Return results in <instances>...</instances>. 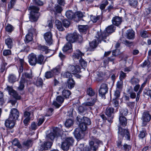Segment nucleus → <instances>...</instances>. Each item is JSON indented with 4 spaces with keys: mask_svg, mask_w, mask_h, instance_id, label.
Wrapping results in <instances>:
<instances>
[{
    "mask_svg": "<svg viewBox=\"0 0 151 151\" xmlns=\"http://www.w3.org/2000/svg\"><path fill=\"white\" fill-rule=\"evenodd\" d=\"M60 129L58 127H54L52 132L48 134L46 137V140L43 144L40 145L38 150L40 151L47 150L50 149L52 145V141L56 137H58L60 134Z\"/></svg>",
    "mask_w": 151,
    "mask_h": 151,
    "instance_id": "f257e3e1",
    "label": "nucleus"
},
{
    "mask_svg": "<svg viewBox=\"0 0 151 151\" xmlns=\"http://www.w3.org/2000/svg\"><path fill=\"white\" fill-rule=\"evenodd\" d=\"M77 120L79 122V127L82 129L83 130H86L87 129V125H90L91 121L90 119L86 117H82L80 116H78Z\"/></svg>",
    "mask_w": 151,
    "mask_h": 151,
    "instance_id": "f03ea898",
    "label": "nucleus"
},
{
    "mask_svg": "<svg viewBox=\"0 0 151 151\" xmlns=\"http://www.w3.org/2000/svg\"><path fill=\"white\" fill-rule=\"evenodd\" d=\"M28 9L31 10L30 15L29 17L30 20L32 22H36L38 18V14L35 13H37L39 10V8L34 6H30Z\"/></svg>",
    "mask_w": 151,
    "mask_h": 151,
    "instance_id": "7ed1b4c3",
    "label": "nucleus"
},
{
    "mask_svg": "<svg viewBox=\"0 0 151 151\" xmlns=\"http://www.w3.org/2000/svg\"><path fill=\"white\" fill-rule=\"evenodd\" d=\"M84 54L82 53L79 50H77L73 55V58L74 60H76V59H79L80 58L79 60V62L82 67H86L87 65V63L83 59L81 58V57Z\"/></svg>",
    "mask_w": 151,
    "mask_h": 151,
    "instance_id": "20e7f679",
    "label": "nucleus"
},
{
    "mask_svg": "<svg viewBox=\"0 0 151 151\" xmlns=\"http://www.w3.org/2000/svg\"><path fill=\"white\" fill-rule=\"evenodd\" d=\"M74 142V139L72 137L66 138L65 141L63 142L62 144L61 147L64 150H68L70 146L72 145Z\"/></svg>",
    "mask_w": 151,
    "mask_h": 151,
    "instance_id": "39448f33",
    "label": "nucleus"
},
{
    "mask_svg": "<svg viewBox=\"0 0 151 151\" xmlns=\"http://www.w3.org/2000/svg\"><path fill=\"white\" fill-rule=\"evenodd\" d=\"M118 134L119 136L123 137H125L126 139L129 140L130 139V136L129 132L127 130L123 129L120 127H119Z\"/></svg>",
    "mask_w": 151,
    "mask_h": 151,
    "instance_id": "423d86ee",
    "label": "nucleus"
},
{
    "mask_svg": "<svg viewBox=\"0 0 151 151\" xmlns=\"http://www.w3.org/2000/svg\"><path fill=\"white\" fill-rule=\"evenodd\" d=\"M108 91L107 85L105 83L102 84L100 86L99 91V95L102 98H105V95Z\"/></svg>",
    "mask_w": 151,
    "mask_h": 151,
    "instance_id": "0eeeda50",
    "label": "nucleus"
},
{
    "mask_svg": "<svg viewBox=\"0 0 151 151\" xmlns=\"http://www.w3.org/2000/svg\"><path fill=\"white\" fill-rule=\"evenodd\" d=\"M151 116L148 111H145L142 114V119L143 121L142 125L145 126L147 122H149L151 120Z\"/></svg>",
    "mask_w": 151,
    "mask_h": 151,
    "instance_id": "6e6552de",
    "label": "nucleus"
},
{
    "mask_svg": "<svg viewBox=\"0 0 151 151\" xmlns=\"http://www.w3.org/2000/svg\"><path fill=\"white\" fill-rule=\"evenodd\" d=\"M82 38L80 35L78 36L76 33L68 34L66 37L67 41L71 43L75 42L78 38Z\"/></svg>",
    "mask_w": 151,
    "mask_h": 151,
    "instance_id": "1a4fd4ad",
    "label": "nucleus"
},
{
    "mask_svg": "<svg viewBox=\"0 0 151 151\" xmlns=\"http://www.w3.org/2000/svg\"><path fill=\"white\" fill-rule=\"evenodd\" d=\"M89 144L90 148L88 147H85L83 149V151H96L98 147L97 143L91 141L89 142Z\"/></svg>",
    "mask_w": 151,
    "mask_h": 151,
    "instance_id": "9d476101",
    "label": "nucleus"
},
{
    "mask_svg": "<svg viewBox=\"0 0 151 151\" xmlns=\"http://www.w3.org/2000/svg\"><path fill=\"white\" fill-rule=\"evenodd\" d=\"M114 109L111 107H108L106 109L105 114L109 117L108 119V121L109 122H112V120L113 117V114L114 113Z\"/></svg>",
    "mask_w": 151,
    "mask_h": 151,
    "instance_id": "9b49d317",
    "label": "nucleus"
},
{
    "mask_svg": "<svg viewBox=\"0 0 151 151\" xmlns=\"http://www.w3.org/2000/svg\"><path fill=\"white\" fill-rule=\"evenodd\" d=\"M80 127L77 128L75 130L74 134L75 137L77 139L82 138L84 135V132L85 130H83Z\"/></svg>",
    "mask_w": 151,
    "mask_h": 151,
    "instance_id": "f8f14e48",
    "label": "nucleus"
},
{
    "mask_svg": "<svg viewBox=\"0 0 151 151\" xmlns=\"http://www.w3.org/2000/svg\"><path fill=\"white\" fill-rule=\"evenodd\" d=\"M6 88L8 91L9 94L13 96L15 99L17 100L20 99V96L18 95L16 91L13 89L12 87L7 86Z\"/></svg>",
    "mask_w": 151,
    "mask_h": 151,
    "instance_id": "ddd939ff",
    "label": "nucleus"
},
{
    "mask_svg": "<svg viewBox=\"0 0 151 151\" xmlns=\"http://www.w3.org/2000/svg\"><path fill=\"white\" fill-rule=\"evenodd\" d=\"M19 115V112L16 109H12L11 111L9 116V119L14 120L17 119Z\"/></svg>",
    "mask_w": 151,
    "mask_h": 151,
    "instance_id": "4468645a",
    "label": "nucleus"
},
{
    "mask_svg": "<svg viewBox=\"0 0 151 151\" xmlns=\"http://www.w3.org/2000/svg\"><path fill=\"white\" fill-rule=\"evenodd\" d=\"M68 70L73 74H76L81 72V68L79 65H70L68 67Z\"/></svg>",
    "mask_w": 151,
    "mask_h": 151,
    "instance_id": "2eb2a0df",
    "label": "nucleus"
},
{
    "mask_svg": "<svg viewBox=\"0 0 151 151\" xmlns=\"http://www.w3.org/2000/svg\"><path fill=\"white\" fill-rule=\"evenodd\" d=\"M36 30L34 28H32L31 30L27 34L25 37V42L28 43L32 40V35L36 34Z\"/></svg>",
    "mask_w": 151,
    "mask_h": 151,
    "instance_id": "dca6fc26",
    "label": "nucleus"
},
{
    "mask_svg": "<svg viewBox=\"0 0 151 151\" xmlns=\"http://www.w3.org/2000/svg\"><path fill=\"white\" fill-rule=\"evenodd\" d=\"M52 36L51 33L50 32H47L44 34V38L48 45H50L52 43Z\"/></svg>",
    "mask_w": 151,
    "mask_h": 151,
    "instance_id": "f3484780",
    "label": "nucleus"
},
{
    "mask_svg": "<svg viewBox=\"0 0 151 151\" xmlns=\"http://www.w3.org/2000/svg\"><path fill=\"white\" fill-rule=\"evenodd\" d=\"M29 62L31 65H35L37 63V57L35 55L31 53L28 56Z\"/></svg>",
    "mask_w": 151,
    "mask_h": 151,
    "instance_id": "a211bd4d",
    "label": "nucleus"
},
{
    "mask_svg": "<svg viewBox=\"0 0 151 151\" xmlns=\"http://www.w3.org/2000/svg\"><path fill=\"white\" fill-rule=\"evenodd\" d=\"M109 35L105 30L101 33L99 36V39L100 40H102L104 41L105 42H106L105 39L108 40V38Z\"/></svg>",
    "mask_w": 151,
    "mask_h": 151,
    "instance_id": "6ab92c4d",
    "label": "nucleus"
},
{
    "mask_svg": "<svg viewBox=\"0 0 151 151\" xmlns=\"http://www.w3.org/2000/svg\"><path fill=\"white\" fill-rule=\"evenodd\" d=\"M15 120L12 119H9V117L8 119L6 120L5 122V125L6 126L9 128H13L14 125V121Z\"/></svg>",
    "mask_w": 151,
    "mask_h": 151,
    "instance_id": "aec40b11",
    "label": "nucleus"
},
{
    "mask_svg": "<svg viewBox=\"0 0 151 151\" xmlns=\"http://www.w3.org/2000/svg\"><path fill=\"white\" fill-rule=\"evenodd\" d=\"M122 21V18L118 16H115L113 17L112 20L113 24L116 26H118L120 25Z\"/></svg>",
    "mask_w": 151,
    "mask_h": 151,
    "instance_id": "412c9836",
    "label": "nucleus"
},
{
    "mask_svg": "<svg viewBox=\"0 0 151 151\" xmlns=\"http://www.w3.org/2000/svg\"><path fill=\"white\" fill-rule=\"evenodd\" d=\"M46 59L44 56L41 54L37 55V63L40 65L44 64L46 61Z\"/></svg>",
    "mask_w": 151,
    "mask_h": 151,
    "instance_id": "4be33fe9",
    "label": "nucleus"
},
{
    "mask_svg": "<svg viewBox=\"0 0 151 151\" xmlns=\"http://www.w3.org/2000/svg\"><path fill=\"white\" fill-rule=\"evenodd\" d=\"M135 32L132 29H129L127 31L126 37L129 40H133L134 38Z\"/></svg>",
    "mask_w": 151,
    "mask_h": 151,
    "instance_id": "5701e85b",
    "label": "nucleus"
},
{
    "mask_svg": "<svg viewBox=\"0 0 151 151\" xmlns=\"http://www.w3.org/2000/svg\"><path fill=\"white\" fill-rule=\"evenodd\" d=\"M72 46L71 43L70 42H68L65 45L63 48V50L64 52L70 53L72 51Z\"/></svg>",
    "mask_w": 151,
    "mask_h": 151,
    "instance_id": "b1692460",
    "label": "nucleus"
},
{
    "mask_svg": "<svg viewBox=\"0 0 151 151\" xmlns=\"http://www.w3.org/2000/svg\"><path fill=\"white\" fill-rule=\"evenodd\" d=\"M89 44L90 47L87 50V51H93L97 45L96 40L93 41L91 42Z\"/></svg>",
    "mask_w": 151,
    "mask_h": 151,
    "instance_id": "393cba45",
    "label": "nucleus"
},
{
    "mask_svg": "<svg viewBox=\"0 0 151 151\" xmlns=\"http://www.w3.org/2000/svg\"><path fill=\"white\" fill-rule=\"evenodd\" d=\"M25 83V79L24 78L21 77L19 81V85L18 87V89L19 91H22L24 87V84Z\"/></svg>",
    "mask_w": 151,
    "mask_h": 151,
    "instance_id": "a878e982",
    "label": "nucleus"
},
{
    "mask_svg": "<svg viewBox=\"0 0 151 151\" xmlns=\"http://www.w3.org/2000/svg\"><path fill=\"white\" fill-rule=\"evenodd\" d=\"M119 120L120 124L123 126H125L127 124V119L124 116H119Z\"/></svg>",
    "mask_w": 151,
    "mask_h": 151,
    "instance_id": "bb28decb",
    "label": "nucleus"
},
{
    "mask_svg": "<svg viewBox=\"0 0 151 151\" xmlns=\"http://www.w3.org/2000/svg\"><path fill=\"white\" fill-rule=\"evenodd\" d=\"M6 44L8 48L11 49L13 45V41L12 39L10 37L7 38L5 41Z\"/></svg>",
    "mask_w": 151,
    "mask_h": 151,
    "instance_id": "cd10ccee",
    "label": "nucleus"
},
{
    "mask_svg": "<svg viewBox=\"0 0 151 151\" xmlns=\"http://www.w3.org/2000/svg\"><path fill=\"white\" fill-rule=\"evenodd\" d=\"M96 101V98H94L93 99L92 101L90 102L89 101H86L84 102L83 105L85 106H93Z\"/></svg>",
    "mask_w": 151,
    "mask_h": 151,
    "instance_id": "c85d7f7f",
    "label": "nucleus"
},
{
    "mask_svg": "<svg viewBox=\"0 0 151 151\" xmlns=\"http://www.w3.org/2000/svg\"><path fill=\"white\" fill-rule=\"evenodd\" d=\"M32 140L30 139H28L24 141L23 142V145L27 147H31L32 145Z\"/></svg>",
    "mask_w": 151,
    "mask_h": 151,
    "instance_id": "c756f323",
    "label": "nucleus"
},
{
    "mask_svg": "<svg viewBox=\"0 0 151 151\" xmlns=\"http://www.w3.org/2000/svg\"><path fill=\"white\" fill-rule=\"evenodd\" d=\"M68 86L69 89L73 88L75 85V83L73 79L69 78L68 81Z\"/></svg>",
    "mask_w": 151,
    "mask_h": 151,
    "instance_id": "7c9ffc66",
    "label": "nucleus"
},
{
    "mask_svg": "<svg viewBox=\"0 0 151 151\" xmlns=\"http://www.w3.org/2000/svg\"><path fill=\"white\" fill-rule=\"evenodd\" d=\"M114 26L113 25H111L108 27L105 30L109 35L114 31Z\"/></svg>",
    "mask_w": 151,
    "mask_h": 151,
    "instance_id": "2f4dec72",
    "label": "nucleus"
},
{
    "mask_svg": "<svg viewBox=\"0 0 151 151\" xmlns=\"http://www.w3.org/2000/svg\"><path fill=\"white\" fill-rule=\"evenodd\" d=\"M73 120L69 119L66 120L65 122V125L66 127L69 128L73 125Z\"/></svg>",
    "mask_w": 151,
    "mask_h": 151,
    "instance_id": "473e14b6",
    "label": "nucleus"
},
{
    "mask_svg": "<svg viewBox=\"0 0 151 151\" xmlns=\"http://www.w3.org/2000/svg\"><path fill=\"white\" fill-rule=\"evenodd\" d=\"M119 116H126L128 114V110L126 108H122L120 110Z\"/></svg>",
    "mask_w": 151,
    "mask_h": 151,
    "instance_id": "72a5a7b5",
    "label": "nucleus"
},
{
    "mask_svg": "<svg viewBox=\"0 0 151 151\" xmlns=\"http://www.w3.org/2000/svg\"><path fill=\"white\" fill-rule=\"evenodd\" d=\"M65 15L68 18L71 19L74 17V14L71 11H68L66 12Z\"/></svg>",
    "mask_w": 151,
    "mask_h": 151,
    "instance_id": "f704fd0d",
    "label": "nucleus"
},
{
    "mask_svg": "<svg viewBox=\"0 0 151 151\" xmlns=\"http://www.w3.org/2000/svg\"><path fill=\"white\" fill-rule=\"evenodd\" d=\"M12 144L13 146H16L19 148H21L22 147L21 145L19 142L18 140L16 139H15L13 141Z\"/></svg>",
    "mask_w": 151,
    "mask_h": 151,
    "instance_id": "c9c22d12",
    "label": "nucleus"
},
{
    "mask_svg": "<svg viewBox=\"0 0 151 151\" xmlns=\"http://www.w3.org/2000/svg\"><path fill=\"white\" fill-rule=\"evenodd\" d=\"M140 35V36L143 38H147L149 37V35L147 32L146 30H141Z\"/></svg>",
    "mask_w": 151,
    "mask_h": 151,
    "instance_id": "e433bc0d",
    "label": "nucleus"
},
{
    "mask_svg": "<svg viewBox=\"0 0 151 151\" xmlns=\"http://www.w3.org/2000/svg\"><path fill=\"white\" fill-rule=\"evenodd\" d=\"M38 48L42 51H45L46 53H47L48 52V47L45 45H40L38 46Z\"/></svg>",
    "mask_w": 151,
    "mask_h": 151,
    "instance_id": "4c0bfd02",
    "label": "nucleus"
},
{
    "mask_svg": "<svg viewBox=\"0 0 151 151\" xmlns=\"http://www.w3.org/2000/svg\"><path fill=\"white\" fill-rule=\"evenodd\" d=\"M128 2L129 5L133 7L136 6L138 4L137 0H129Z\"/></svg>",
    "mask_w": 151,
    "mask_h": 151,
    "instance_id": "58836bf2",
    "label": "nucleus"
},
{
    "mask_svg": "<svg viewBox=\"0 0 151 151\" xmlns=\"http://www.w3.org/2000/svg\"><path fill=\"white\" fill-rule=\"evenodd\" d=\"M71 93L70 91L65 90H64L62 93L63 95L66 98H68Z\"/></svg>",
    "mask_w": 151,
    "mask_h": 151,
    "instance_id": "ea45409f",
    "label": "nucleus"
},
{
    "mask_svg": "<svg viewBox=\"0 0 151 151\" xmlns=\"http://www.w3.org/2000/svg\"><path fill=\"white\" fill-rule=\"evenodd\" d=\"M139 80L137 78H133L131 79L130 82L133 85H136L139 84Z\"/></svg>",
    "mask_w": 151,
    "mask_h": 151,
    "instance_id": "a19ab883",
    "label": "nucleus"
},
{
    "mask_svg": "<svg viewBox=\"0 0 151 151\" xmlns=\"http://www.w3.org/2000/svg\"><path fill=\"white\" fill-rule=\"evenodd\" d=\"M54 76V74L51 70L47 71L45 73V77L47 79L51 78Z\"/></svg>",
    "mask_w": 151,
    "mask_h": 151,
    "instance_id": "79ce46f5",
    "label": "nucleus"
},
{
    "mask_svg": "<svg viewBox=\"0 0 151 151\" xmlns=\"http://www.w3.org/2000/svg\"><path fill=\"white\" fill-rule=\"evenodd\" d=\"M35 84L37 87H40L42 86L43 84V80L40 78H38L35 83Z\"/></svg>",
    "mask_w": 151,
    "mask_h": 151,
    "instance_id": "37998d69",
    "label": "nucleus"
},
{
    "mask_svg": "<svg viewBox=\"0 0 151 151\" xmlns=\"http://www.w3.org/2000/svg\"><path fill=\"white\" fill-rule=\"evenodd\" d=\"M108 3H109L107 0H104L100 6V9L101 10L104 9L106 6L108 4Z\"/></svg>",
    "mask_w": 151,
    "mask_h": 151,
    "instance_id": "c03bdc74",
    "label": "nucleus"
},
{
    "mask_svg": "<svg viewBox=\"0 0 151 151\" xmlns=\"http://www.w3.org/2000/svg\"><path fill=\"white\" fill-rule=\"evenodd\" d=\"M61 75L64 77L69 78L72 77V75L71 73L68 72H63L61 73Z\"/></svg>",
    "mask_w": 151,
    "mask_h": 151,
    "instance_id": "a18cd8bd",
    "label": "nucleus"
},
{
    "mask_svg": "<svg viewBox=\"0 0 151 151\" xmlns=\"http://www.w3.org/2000/svg\"><path fill=\"white\" fill-rule=\"evenodd\" d=\"M54 74V76L58 75L60 73V70L59 67H56L51 70Z\"/></svg>",
    "mask_w": 151,
    "mask_h": 151,
    "instance_id": "49530a36",
    "label": "nucleus"
},
{
    "mask_svg": "<svg viewBox=\"0 0 151 151\" xmlns=\"http://www.w3.org/2000/svg\"><path fill=\"white\" fill-rule=\"evenodd\" d=\"M87 93L88 95L93 96L94 95L95 93L94 91L91 88H89L87 90Z\"/></svg>",
    "mask_w": 151,
    "mask_h": 151,
    "instance_id": "de8ad7c7",
    "label": "nucleus"
},
{
    "mask_svg": "<svg viewBox=\"0 0 151 151\" xmlns=\"http://www.w3.org/2000/svg\"><path fill=\"white\" fill-rule=\"evenodd\" d=\"M132 148V146L130 145H128L125 144L123 145L122 150H124L125 151H129Z\"/></svg>",
    "mask_w": 151,
    "mask_h": 151,
    "instance_id": "09e8293b",
    "label": "nucleus"
},
{
    "mask_svg": "<svg viewBox=\"0 0 151 151\" xmlns=\"http://www.w3.org/2000/svg\"><path fill=\"white\" fill-rule=\"evenodd\" d=\"M147 134L146 130L143 129L140 132L139 136V138L142 139L146 136Z\"/></svg>",
    "mask_w": 151,
    "mask_h": 151,
    "instance_id": "8fccbe9b",
    "label": "nucleus"
},
{
    "mask_svg": "<svg viewBox=\"0 0 151 151\" xmlns=\"http://www.w3.org/2000/svg\"><path fill=\"white\" fill-rule=\"evenodd\" d=\"M62 10V8L59 5H55V10H54V11L57 13H60Z\"/></svg>",
    "mask_w": 151,
    "mask_h": 151,
    "instance_id": "3c124183",
    "label": "nucleus"
},
{
    "mask_svg": "<svg viewBox=\"0 0 151 151\" xmlns=\"http://www.w3.org/2000/svg\"><path fill=\"white\" fill-rule=\"evenodd\" d=\"M126 76V75L125 73L122 71H120L119 78L120 81H122L125 78Z\"/></svg>",
    "mask_w": 151,
    "mask_h": 151,
    "instance_id": "603ef678",
    "label": "nucleus"
},
{
    "mask_svg": "<svg viewBox=\"0 0 151 151\" xmlns=\"http://www.w3.org/2000/svg\"><path fill=\"white\" fill-rule=\"evenodd\" d=\"M123 82L122 81H118L116 84V87L119 90H121L122 88V86Z\"/></svg>",
    "mask_w": 151,
    "mask_h": 151,
    "instance_id": "864d4df0",
    "label": "nucleus"
},
{
    "mask_svg": "<svg viewBox=\"0 0 151 151\" xmlns=\"http://www.w3.org/2000/svg\"><path fill=\"white\" fill-rule=\"evenodd\" d=\"M9 81L11 83L14 82L15 81L16 78L15 76L14 75H11L9 76Z\"/></svg>",
    "mask_w": 151,
    "mask_h": 151,
    "instance_id": "5fc2aeb1",
    "label": "nucleus"
},
{
    "mask_svg": "<svg viewBox=\"0 0 151 151\" xmlns=\"http://www.w3.org/2000/svg\"><path fill=\"white\" fill-rule=\"evenodd\" d=\"M79 30L81 32H84L87 29V27L86 25H80L78 26Z\"/></svg>",
    "mask_w": 151,
    "mask_h": 151,
    "instance_id": "6e6d98bb",
    "label": "nucleus"
},
{
    "mask_svg": "<svg viewBox=\"0 0 151 151\" xmlns=\"http://www.w3.org/2000/svg\"><path fill=\"white\" fill-rule=\"evenodd\" d=\"M64 98L61 96H58L56 99V101L60 104H62L64 101Z\"/></svg>",
    "mask_w": 151,
    "mask_h": 151,
    "instance_id": "4d7b16f0",
    "label": "nucleus"
},
{
    "mask_svg": "<svg viewBox=\"0 0 151 151\" xmlns=\"http://www.w3.org/2000/svg\"><path fill=\"white\" fill-rule=\"evenodd\" d=\"M63 24L64 27H68L70 25V22L68 20L64 19L63 21Z\"/></svg>",
    "mask_w": 151,
    "mask_h": 151,
    "instance_id": "13d9d810",
    "label": "nucleus"
},
{
    "mask_svg": "<svg viewBox=\"0 0 151 151\" xmlns=\"http://www.w3.org/2000/svg\"><path fill=\"white\" fill-rule=\"evenodd\" d=\"M13 30V26L10 24H8L6 26V30L9 32H11Z\"/></svg>",
    "mask_w": 151,
    "mask_h": 151,
    "instance_id": "bf43d9fd",
    "label": "nucleus"
},
{
    "mask_svg": "<svg viewBox=\"0 0 151 151\" xmlns=\"http://www.w3.org/2000/svg\"><path fill=\"white\" fill-rule=\"evenodd\" d=\"M11 54V51L9 50H3V54L4 56H7Z\"/></svg>",
    "mask_w": 151,
    "mask_h": 151,
    "instance_id": "052dcab7",
    "label": "nucleus"
},
{
    "mask_svg": "<svg viewBox=\"0 0 151 151\" xmlns=\"http://www.w3.org/2000/svg\"><path fill=\"white\" fill-rule=\"evenodd\" d=\"M22 76H24L26 78H32V74L31 73H23Z\"/></svg>",
    "mask_w": 151,
    "mask_h": 151,
    "instance_id": "680f3d73",
    "label": "nucleus"
},
{
    "mask_svg": "<svg viewBox=\"0 0 151 151\" xmlns=\"http://www.w3.org/2000/svg\"><path fill=\"white\" fill-rule=\"evenodd\" d=\"M91 19L93 22H96L99 19V17L92 16L91 17Z\"/></svg>",
    "mask_w": 151,
    "mask_h": 151,
    "instance_id": "e2e57ef3",
    "label": "nucleus"
},
{
    "mask_svg": "<svg viewBox=\"0 0 151 151\" xmlns=\"http://www.w3.org/2000/svg\"><path fill=\"white\" fill-rule=\"evenodd\" d=\"M53 111V109L52 108L49 109L47 110V113L46 114L45 116H51L52 114V113Z\"/></svg>",
    "mask_w": 151,
    "mask_h": 151,
    "instance_id": "0e129e2a",
    "label": "nucleus"
},
{
    "mask_svg": "<svg viewBox=\"0 0 151 151\" xmlns=\"http://www.w3.org/2000/svg\"><path fill=\"white\" fill-rule=\"evenodd\" d=\"M147 66L148 68L150 67V62L148 60L145 61L143 64V67Z\"/></svg>",
    "mask_w": 151,
    "mask_h": 151,
    "instance_id": "69168bd1",
    "label": "nucleus"
},
{
    "mask_svg": "<svg viewBox=\"0 0 151 151\" xmlns=\"http://www.w3.org/2000/svg\"><path fill=\"white\" fill-rule=\"evenodd\" d=\"M34 3L36 5L42 6L43 4V2L40 0H34Z\"/></svg>",
    "mask_w": 151,
    "mask_h": 151,
    "instance_id": "338daca9",
    "label": "nucleus"
},
{
    "mask_svg": "<svg viewBox=\"0 0 151 151\" xmlns=\"http://www.w3.org/2000/svg\"><path fill=\"white\" fill-rule=\"evenodd\" d=\"M120 95V92L119 91L116 89L114 92V96L115 98H117L119 97Z\"/></svg>",
    "mask_w": 151,
    "mask_h": 151,
    "instance_id": "774afa93",
    "label": "nucleus"
}]
</instances>
